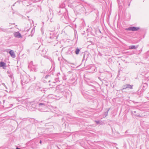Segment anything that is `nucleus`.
Here are the masks:
<instances>
[{"mask_svg": "<svg viewBox=\"0 0 149 149\" xmlns=\"http://www.w3.org/2000/svg\"><path fill=\"white\" fill-rule=\"evenodd\" d=\"M139 29V28L138 27L130 26L126 30L132 31H135L138 30Z\"/></svg>", "mask_w": 149, "mask_h": 149, "instance_id": "f257e3e1", "label": "nucleus"}, {"mask_svg": "<svg viewBox=\"0 0 149 149\" xmlns=\"http://www.w3.org/2000/svg\"><path fill=\"white\" fill-rule=\"evenodd\" d=\"M133 85H131L130 84H126L124 86L123 88V90L126 89L128 88L130 89H132L133 87Z\"/></svg>", "mask_w": 149, "mask_h": 149, "instance_id": "f03ea898", "label": "nucleus"}, {"mask_svg": "<svg viewBox=\"0 0 149 149\" xmlns=\"http://www.w3.org/2000/svg\"><path fill=\"white\" fill-rule=\"evenodd\" d=\"M15 37L19 38H22V36L19 32H16L14 34Z\"/></svg>", "mask_w": 149, "mask_h": 149, "instance_id": "7ed1b4c3", "label": "nucleus"}, {"mask_svg": "<svg viewBox=\"0 0 149 149\" xmlns=\"http://www.w3.org/2000/svg\"><path fill=\"white\" fill-rule=\"evenodd\" d=\"M9 53L12 57L13 58L15 57V55L14 54V52L13 51L10 50L9 52Z\"/></svg>", "mask_w": 149, "mask_h": 149, "instance_id": "20e7f679", "label": "nucleus"}, {"mask_svg": "<svg viewBox=\"0 0 149 149\" xmlns=\"http://www.w3.org/2000/svg\"><path fill=\"white\" fill-rule=\"evenodd\" d=\"M148 84L146 83H144L143 84V90H145L147 87Z\"/></svg>", "mask_w": 149, "mask_h": 149, "instance_id": "39448f33", "label": "nucleus"}, {"mask_svg": "<svg viewBox=\"0 0 149 149\" xmlns=\"http://www.w3.org/2000/svg\"><path fill=\"white\" fill-rule=\"evenodd\" d=\"M95 122L96 123L97 125H102V123L101 121L100 120H95Z\"/></svg>", "mask_w": 149, "mask_h": 149, "instance_id": "423d86ee", "label": "nucleus"}, {"mask_svg": "<svg viewBox=\"0 0 149 149\" xmlns=\"http://www.w3.org/2000/svg\"><path fill=\"white\" fill-rule=\"evenodd\" d=\"M6 66V64L4 62H0V67H3Z\"/></svg>", "mask_w": 149, "mask_h": 149, "instance_id": "0eeeda50", "label": "nucleus"}, {"mask_svg": "<svg viewBox=\"0 0 149 149\" xmlns=\"http://www.w3.org/2000/svg\"><path fill=\"white\" fill-rule=\"evenodd\" d=\"M136 47L134 45H132L129 47V49H136Z\"/></svg>", "mask_w": 149, "mask_h": 149, "instance_id": "6e6552de", "label": "nucleus"}, {"mask_svg": "<svg viewBox=\"0 0 149 149\" xmlns=\"http://www.w3.org/2000/svg\"><path fill=\"white\" fill-rule=\"evenodd\" d=\"M118 4L120 5V4H121L122 3H123V1H124V0H118Z\"/></svg>", "mask_w": 149, "mask_h": 149, "instance_id": "1a4fd4ad", "label": "nucleus"}, {"mask_svg": "<svg viewBox=\"0 0 149 149\" xmlns=\"http://www.w3.org/2000/svg\"><path fill=\"white\" fill-rule=\"evenodd\" d=\"M79 49L77 48L75 51L76 54H78L79 53Z\"/></svg>", "mask_w": 149, "mask_h": 149, "instance_id": "9d476101", "label": "nucleus"}, {"mask_svg": "<svg viewBox=\"0 0 149 149\" xmlns=\"http://www.w3.org/2000/svg\"><path fill=\"white\" fill-rule=\"evenodd\" d=\"M16 149H20V148H16Z\"/></svg>", "mask_w": 149, "mask_h": 149, "instance_id": "9b49d317", "label": "nucleus"}, {"mask_svg": "<svg viewBox=\"0 0 149 149\" xmlns=\"http://www.w3.org/2000/svg\"><path fill=\"white\" fill-rule=\"evenodd\" d=\"M40 143H41V141H40Z\"/></svg>", "mask_w": 149, "mask_h": 149, "instance_id": "f8f14e48", "label": "nucleus"}, {"mask_svg": "<svg viewBox=\"0 0 149 149\" xmlns=\"http://www.w3.org/2000/svg\"><path fill=\"white\" fill-rule=\"evenodd\" d=\"M109 111V110H108V111ZM108 112V111H107V114Z\"/></svg>", "mask_w": 149, "mask_h": 149, "instance_id": "ddd939ff", "label": "nucleus"}, {"mask_svg": "<svg viewBox=\"0 0 149 149\" xmlns=\"http://www.w3.org/2000/svg\"><path fill=\"white\" fill-rule=\"evenodd\" d=\"M40 104L42 105V104L40 103Z\"/></svg>", "mask_w": 149, "mask_h": 149, "instance_id": "4468645a", "label": "nucleus"}]
</instances>
